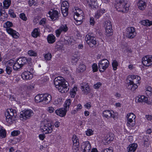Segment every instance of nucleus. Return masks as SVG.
Wrapping results in <instances>:
<instances>
[{"label":"nucleus","mask_w":152,"mask_h":152,"mask_svg":"<svg viewBox=\"0 0 152 152\" xmlns=\"http://www.w3.org/2000/svg\"><path fill=\"white\" fill-rule=\"evenodd\" d=\"M54 84L56 88L61 93H66L69 90V84L61 77H58L54 79Z\"/></svg>","instance_id":"f257e3e1"},{"label":"nucleus","mask_w":152,"mask_h":152,"mask_svg":"<svg viewBox=\"0 0 152 152\" xmlns=\"http://www.w3.org/2000/svg\"><path fill=\"white\" fill-rule=\"evenodd\" d=\"M127 0H116L115 7L119 12H126L129 10Z\"/></svg>","instance_id":"f03ea898"},{"label":"nucleus","mask_w":152,"mask_h":152,"mask_svg":"<svg viewBox=\"0 0 152 152\" xmlns=\"http://www.w3.org/2000/svg\"><path fill=\"white\" fill-rule=\"evenodd\" d=\"M6 121L9 124H12L16 119L17 115L16 111L15 110L9 109L5 113Z\"/></svg>","instance_id":"7ed1b4c3"},{"label":"nucleus","mask_w":152,"mask_h":152,"mask_svg":"<svg viewBox=\"0 0 152 152\" xmlns=\"http://www.w3.org/2000/svg\"><path fill=\"white\" fill-rule=\"evenodd\" d=\"M96 38L91 33H88L85 37V40L89 46L91 48H94L95 47L96 44Z\"/></svg>","instance_id":"20e7f679"},{"label":"nucleus","mask_w":152,"mask_h":152,"mask_svg":"<svg viewBox=\"0 0 152 152\" xmlns=\"http://www.w3.org/2000/svg\"><path fill=\"white\" fill-rule=\"evenodd\" d=\"M33 111L31 110H26L20 112V118L24 121L29 118L33 115Z\"/></svg>","instance_id":"39448f33"},{"label":"nucleus","mask_w":152,"mask_h":152,"mask_svg":"<svg viewBox=\"0 0 152 152\" xmlns=\"http://www.w3.org/2000/svg\"><path fill=\"white\" fill-rule=\"evenodd\" d=\"M109 63L108 60L103 59L100 61L98 63V68L100 72L104 71L109 66Z\"/></svg>","instance_id":"423d86ee"},{"label":"nucleus","mask_w":152,"mask_h":152,"mask_svg":"<svg viewBox=\"0 0 152 152\" xmlns=\"http://www.w3.org/2000/svg\"><path fill=\"white\" fill-rule=\"evenodd\" d=\"M127 118V126L132 127L135 124L136 116L133 113H130L127 114L126 116Z\"/></svg>","instance_id":"0eeeda50"},{"label":"nucleus","mask_w":152,"mask_h":152,"mask_svg":"<svg viewBox=\"0 0 152 152\" xmlns=\"http://www.w3.org/2000/svg\"><path fill=\"white\" fill-rule=\"evenodd\" d=\"M53 126L50 122L44 121L43 126L42 129L46 134L50 133L53 131Z\"/></svg>","instance_id":"6e6552de"},{"label":"nucleus","mask_w":152,"mask_h":152,"mask_svg":"<svg viewBox=\"0 0 152 152\" xmlns=\"http://www.w3.org/2000/svg\"><path fill=\"white\" fill-rule=\"evenodd\" d=\"M47 17H50L53 21L58 19L59 16V14L58 11L51 10L47 14Z\"/></svg>","instance_id":"1a4fd4ad"},{"label":"nucleus","mask_w":152,"mask_h":152,"mask_svg":"<svg viewBox=\"0 0 152 152\" xmlns=\"http://www.w3.org/2000/svg\"><path fill=\"white\" fill-rule=\"evenodd\" d=\"M140 77L137 75H129L127 78V81L131 82V83L139 84Z\"/></svg>","instance_id":"9d476101"},{"label":"nucleus","mask_w":152,"mask_h":152,"mask_svg":"<svg viewBox=\"0 0 152 152\" xmlns=\"http://www.w3.org/2000/svg\"><path fill=\"white\" fill-rule=\"evenodd\" d=\"M142 62L146 66H152V56L147 55L142 58Z\"/></svg>","instance_id":"9b49d317"},{"label":"nucleus","mask_w":152,"mask_h":152,"mask_svg":"<svg viewBox=\"0 0 152 152\" xmlns=\"http://www.w3.org/2000/svg\"><path fill=\"white\" fill-rule=\"evenodd\" d=\"M73 142L72 149L74 151H77L79 150V142L78 138L75 135H74L72 138Z\"/></svg>","instance_id":"f8f14e48"},{"label":"nucleus","mask_w":152,"mask_h":152,"mask_svg":"<svg viewBox=\"0 0 152 152\" xmlns=\"http://www.w3.org/2000/svg\"><path fill=\"white\" fill-rule=\"evenodd\" d=\"M126 34L127 37L128 38L133 39L136 35L137 33L134 28L130 27L127 29Z\"/></svg>","instance_id":"ddd939ff"},{"label":"nucleus","mask_w":152,"mask_h":152,"mask_svg":"<svg viewBox=\"0 0 152 152\" xmlns=\"http://www.w3.org/2000/svg\"><path fill=\"white\" fill-rule=\"evenodd\" d=\"M81 148L83 150V152H89L91 149V145L89 142L86 141L83 142Z\"/></svg>","instance_id":"4468645a"},{"label":"nucleus","mask_w":152,"mask_h":152,"mask_svg":"<svg viewBox=\"0 0 152 152\" xmlns=\"http://www.w3.org/2000/svg\"><path fill=\"white\" fill-rule=\"evenodd\" d=\"M79 12L80 14L76 12L75 15L74 16L75 20L77 22V23L79 22L78 24H80L82 23V20L84 18L83 14H81V13L83 12L82 11L80 10L79 11Z\"/></svg>","instance_id":"2eb2a0df"},{"label":"nucleus","mask_w":152,"mask_h":152,"mask_svg":"<svg viewBox=\"0 0 152 152\" xmlns=\"http://www.w3.org/2000/svg\"><path fill=\"white\" fill-rule=\"evenodd\" d=\"M103 116L107 118H112L115 119V116L113 114V112L112 111L109 110H106L103 111L102 113Z\"/></svg>","instance_id":"dca6fc26"},{"label":"nucleus","mask_w":152,"mask_h":152,"mask_svg":"<svg viewBox=\"0 0 152 152\" xmlns=\"http://www.w3.org/2000/svg\"><path fill=\"white\" fill-rule=\"evenodd\" d=\"M21 77L24 80H29L32 78L33 75L29 72L25 71L22 73Z\"/></svg>","instance_id":"f3484780"},{"label":"nucleus","mask_w":152,"mask_h":152,"mask_svg":"<svg viewBox=\"0 0 152 152\" xmlns=\"http://www.w3.org/2000/svg\"><path fill=\"white\" fill-rule=\"evenodd\" d=\"M7 33L11 35L13 38L15 39L18 38L20 35L19 33L11 28H8L7 29Z\"/></svg>","instance_id":"a211bd4d"},{"label":"nucleus","mask_w":152,"mask_h":152,"mask_svg":"<svg viewBox=\"0 0 152 152\" xmlns=\"http://www.w3.org/2000/svg\"><path fill=\"white\" fill-rule=\"evenodd\" d=\"M67 111L65 108H62L56 110L55 113L57 115L63 117L65 115Z\"/></svg>","instance_id":"6ab92c4d"},{"label":"nucleus","mask_w":152,"mask_h":152,"mask_svg":"<svg viewBox=\"0 0 152 152\" xmlns=\"http://www.w3.org/2000/svg\"><path fill=\"white\" fill-rule=\"evenodd\" d=\"M17 60L18 63H20L22 67L27 63H29L31 61L30 59H28L25 57L20 58Z\"/></svg>","instance_id":"aec40b11"},{"label":"nucleus","mask_w":152,"mask_h":152,"mask_svg":"<svg viewBox=\"0 0 152 152\" xmlns=\"http://www.w3.org/2000/svg\"><path fill=\"white\" fill-rule=\"evenodd\" d=\"M52 97L51 95L48 94H44L43 103L46 104L49 103L51 100Z\"/></svg>","instance_id":"412c9836"},{"label":"nucleus","mask_w":152,"mask_h":152,"mask_svg":"<svg viewBox=\"0 0 152 152\" xmlns=\"http://www.w3.org/2000/svg\"><path fill=\"white\" fill-rule=\"evenodd\" d=\"M96 1V0H87L88 5L93 9H96L98 7Z\"/></svg>","instance_id":"4be33fe9"},{"label":"nucleus","mask_w":152,"mask_h":152,"mask_svg":"<svg viewBox=\"0 0 152 152\" xmlns=\"http://www.w3.org/2000/svg\"><path fill=\"white\" fill-rule=\"evenodd\" d=\"M83 85L81 86V89L85 94H87L91 91L89 86L86 83Z\"/></svg>","instance_id":"5701e85b"},{"label":"nucleus","mask_w":152,"mask_h":152,"mask_svg":"<svg viewBox=\"0 0 152 152\" xmlns=\"http://www.w3.org/2000/svg\"><path fill=\"white\" fill-rule=\"evenodd\" d=\"M137 147V145L136 143H133L129 145L127 148L128 152H134Z\"/></svg>","instance_id":"b1692460"},{"label":"nucleus","mask_w":152,"mask_h":152,"mask_svg":"<svg viewBox=\"0 0 152 152\" xmlns=\"http://www.w3.org/2000/svg\"><path fill=\"white\" fill-rule=\"evenodd\" d=\"M74 42L73 39L69 36H66L64 38V42L65 44L67 45H72Z\"/></svg>","instance_id":"393cba45"},{"label":"nucleus","mask_w":152,"mask_h":152,"mask_svg":"<svg viewBox=\"0 0 152 152\" xmlns=\"http://www.w3.org/2000/svg\"><path fill=\"white\" fill-rule=\"evenodd\" d=\"M127 88L129 89L132 91H134L138 87V85L137 84L134 83H131V82H127Z\"/></svg>","instance_id":"a878e982"},{"label":"nucleus","mask_w":152,"mask_h":152,"mask_svg":"<svg viewBox=\"0 0 152 152\" xmlns=\"http://www.w3.org/2000/svg\"><path fill=\"white\" fill-rule=\"evenodd\" d=\"M137 6L139 8L143 10L146 7V4L144 0H139L137 3Z\"/></svg>","instance_id":"bb28decb"},{"label":"nucleus","mask_w":152,"mask_h":152,"mask_svg":"<svg viewBox=\"0 0 152 152\" xmlns=\"http://www.w3.org/2000/svg\"><path fill=\"white\" fill-rule=\"evenodd\" d=\"M47 40L48 43L53 44L56 41V37L52 34H50L47 37Z\"/></svg>","instance_id":"cd10ccee"},{"label":"nucleus","mask_w":152,"mask_h":152,"mask_svg":"<svg viewBox=\"0 0 152 152\" xmlns=\"http://www.w3.org/2000/svg\"><path fill=\"white\" fill-rule=\"evenodd\" d=\"M105 12V10L104 9L98 10L95 15V18L98 19Z\"/></svg>","instance_id":"c85d7f7f"},{"label":"nucleus","mask_w":152,"mask_h":152,"mask_svg":"<svg viewBox=\"0 0 152 152\" xmlns=\"http://www.w3.org/2000/svg\"><path fill=\"white\" fill-rule=\"evenodd\" d=\"M106 34L107 36H110L113 34V30L112 26L105 28Z\"/></svg>","instance_id":"c756f323"},{"label":"nucleus","mask_w":152,"mask_h":152,"mask_svg":"<svg viewBox=\"0 0 152 152\" xmlns=\"http://www.w3.org/2000/svg\"><path fill=\"white\" fill-rule=\"evenodd\" d=\"M138 101L141 102H145L147 103L148 102V98L144 96H140L137 97Z\"/></svg>","instance_id":"7c9ffc66"},{"label":"nucleus","mask_w":152,"mask_h":152,"mask_svg":"<svg viewBox=\"0 0 152 152\" xmlns=\"http://www.w3.org/2000/svg\"><path fill=\"white\" fill-rule=\"evenodd\" d=\"M86 69V66L83 64H80L79 65L77 68V72H83L85 71Z\"/></svg>","instance_id":"2f4dec72"},{"label":"nucleus","mask_w":152,"mask_h":152,"mask_svg":"<svg viewBox=\"0 0 152 152\" xmlns=\"http://www.w3.org/2000/svg\"><path fill=\"white\" fill-rule=\"evenodd\" d=\"M22 67L20 64L18 63V60L14 63L13 66V69L15 70H18V69H19Z\"/></svg>","instance_id":"473e14b6"},{"label":"nucleus","mask_w":152,"mask_h":152,"mask_svg":"<svg viewBox=\"0 0 152 152\" xmlns=\"http://www.w3.org/2000/svg\"><path fill=\"white\" fill-rule=\"evenodd\" d=\"M44 94H40L37 95L35 98V100L37 102H43V99Z\"/></svg>","instance_id":"72a5a7b5"},{"label":"nucleus","mask_w":152,"mask_h":152,"mask_svg":"<svg viewBox=\"0 0 152 152\" xmlns=\"http://www.w3.org/2000/svg\"><path fill=\"white\" fill-rule=\"evenodd\" d=\"M142 24L147 26H149L152 25V22L148 20H143L141 21Z\"/></svg>","instance_id":"f704fd0d"},{"label":"nucleus","mask_w":152,"mask_h":152,"mask_svg":"<svg viewBox=\"0 0 152 152\" xmlns=\"http://www.w3.org/2000/svg\"><path fill=\"white\" fill-rule=\"evenodd\" d=\"M6 130L0 127V138H4L6 137Z\"/></svg>","instance_id":"c9c22d12"},{"label":"nucleus","mask_w":152,"mask_h":152,"mask_svg":"<svg viewBox=\"0 0 152 152\" xmlns=\"http://www.w3.org/2000/svg\"><path fill=\"white\" fill-rule=\"evenodd\" d=\"M77 91V87H74L71 90L70 92V94L71 97L74 98L75 97L76 94V91Z\"/></svg>","instance_id":"e433bc0d"},{"label":"nucleus","mask_w":152,"mask_h":152,"mask_svg":"<svg viewBox=\"0 0 152 152\" xmlns=\"http://www.w3.org/2000/svg\"><path fill=\"white\" fill-rule=\"evenodd\" d=\"M11 3L10 0H4L3 2L4 6L5 9H7L10 6Z\"/></svg>","instance_id":"4c0bfd02"},{"label":"nucleus","mask_w":152,"mask_h":152,"mask_svg":"<svg viewBox=\"0 0 152 152\" xmlns=\"http://www.w3.org/2000/svg\"><path fill=\"white\" fill-rule=\"evenodd\" d=\"M59 30L61 32L63 31L65 32H66L68 30V28L67 26L66 25H61L59 28Z\"/></svg>","instance_id":"58836bf2"},{"label":"nucleus","mask_w":152,"mask_h":152,"mask_svg":"<svg viewBox=\"0 0 152 152\" xmlns=\"http://www.w3.org/2000/svg\"><path fill=\"white\" fill-rule=\"evenodd\" d=\"M69 7V4L68 2L66 1H63L61 4V8H63V7L64 8L68 9V8Z\"/></svg>","instance_id":"ea45409f"},{"label":"nucleus","mask_w":152,"mask_h":152,"mask_svg":"<svg viewBox=\"0 0 152 152\" xmlns=\"http://www.w3.org/2000/svg\"><path fill=\"white\" fill-rule=\"evenodd\" d=\"M79 56H73L72 57V62L74 64L76 63L78 61Z\"/></svg>","instance_id":"a19ab883"},{"label":"nucleus","mask_w":152,"mask_h":152,"mask_svg":"<svg viewBox=\"0 0 152 152\" xmlns=\"http://www.w3.org/2000/svg\"><path fill=\"white\" fill-rule=\"evenodd\" d=\"M71 104V101L70 99H68L65 101L64 107L67 110H68L69 108V106Z\"/></svg>","instance_id":"79ce46f5"},{"label":"nucleus","mask_w":152,"mask_h":152,"mask_svg":"<svg viewBox=\"0 0 152 152\" xmlns=\"http://www.w3.org/2000/svg\"><path fill=\"white\" fill-rule=\"evenodd\" d=\"M31 35L34 37H37L39 35L38 29L36 28L32 32Z\"/></svg>","instance_id":"37998d69"},{"label":"nucleus","mask_w":152,"mask_h":152,"mask_svg":"<svg viewBox=\"0 0 152 152\" xmlns=\"http://www.w3.org/2000/svg\"><path fill=\"white\" fill-rule=\"evenodd\" d=\"M5 12L4 10H2L0 9V19L2 20H4V15H5Z\"/></svg>","instance_id":"c03bdc74"},{"label":"nucleus","mask_w":152,"mask_h":152,"mask_svg":"<svg viewBox=\"0 0 152 152\" xmlns=\"http://www.w3.org/2000/svg\"><path fill=\"white\" fill-rule=\"evenodd\" d=\"M68 9L64 8L63 7V8H61V10L62 14L65 17L68 14Z\"/></svg>","instance_id":"a18cd8bd"},{"label":"nucleus","mask_w":152,"mask_h":152,"mask_svg":"<svg viewBox=\"0 0 152 152\" xmlns=\"http://www.w3.org/2000/svg\"><path fill=\"white\" fill-rule=\"evenodd\" d=\"M112 65L113 70H115L117 69V66H118V63L116 60H114L112 63Z\"/></svg>","instance_id":"49530a36"},{"label":"nucleus","mask_w":152,"mask_h":152,"mask_svg":"<svg viewBox=\"0 0 152 152\" xmlns=\"http://www.w3.org/2000/svg\"><path fill=\"white\" fill-rule=\"evenodd\" d=\"M45 59L46 60H50L52 58V55L49 53L45 54L44 56Z\"/></svg>","instance_id":"de8ad7c7"},{"label":"nucleus","mask_w":152,"mask_h":152,"mask_svg":"<svg viewBox=\"0 0 152 152\" xmlns=\"http://www.w3.org/2000/svg\"><path fill=\"white\" fill-rule=\"evenodd\" d=\"M28 54L31 56H36L37 55V53L34 51L29 50L28 52Z\"/></svg>","instance_id":"09e8293b"},{"label":"nucleus","mask_w":152,"mask_h":152,"mask_svg":"<svg viewBox=\"0 0 152 152\" xmlns=\"http://www.w3.org/2000/svg\"><path fill=\"white\" fill-rule=\"evenodd\" d=\"M28 4L30 6H37V2L35 1V0H29L28 2Z\"/></svg>","instance_id":"8fccbe9b"},{"label":"nucleus","mask_w":152,"mask_h":152,"mask_svg":"<svg viewBox=\"0 0 152 152\" xmlns=\"http://www.w3.org/2000/svg\"><path fill=\"white\" fill-rule=\"evenodd\" d=\"M20 132L19 130H14L11 132V135L12 136H17L19 134Z\"/></svg>","instance_id":"3c124183"},{"label":"nucleus","mask_w":152,"mask_h":152,"mask_svg":"<svg viewBox=\"0 0 152 152\" xmlns=\"http://www.w3.org/2000/svg\"><path fill=\"white\" fill-rule=\"evenodd\" d=\"M101 152H113V150L111 148H109L102 149Z\"/></svg>","instance_id":"603ef678"},{"label":"nucleus","mask_w":152,"mask_h":152,"mask_svg":"<svg viewBox=\"0 0 152 152\" xmlns=\"http://www.w3.org/2000/svg\"><path fill=\"white\" fill-rule=\"evenodd\" d=\"M5 24L6 26V30L8 28H10V27H12L13 26L12 23L10 21H7L5 23Z\"/></svg>","instance_id":"864d4df0"},{"label":"nucleus","mask_w":152,"mask_h":152,"mask_svg":"<svg viewBox=\"0 0 152 152\" xmlns=\"http://www.w3.org/2000/svg\"><path fill=\"white\" fill-rule=\"evenodd\" d=\"M20 17L22 20L24 21H26L27 20V18L25 14L24 13H22L20 14Z\"/></svg>","instance_id":"5fc2aeb1"},{"label":"nucleus","mask_w":152,"mask_h":152,"mask_svg":"<svg viewBox=\"0 0 152 152\" xmlns=\"http://www.w3.org/2000/svg\"><path fill=\"white\" fill-rule=\"evenodd\" d=\"M92 68L93 72H96L98 70V66L96 64H94L92 66Z\"/></svg>","instance_id":"6e6d98bb"},{"label":"nucleus","mask_w":152,"mask_h":152,"mask_svg":"<svg viewBox=\"0 0 152 152\" xmlns=\"http://www.w3.org/2000/svg\"><path fill=\"white\" fill-rule=\"evenodd\" d=\"M12 68L9 66H7L6 68V71L7 74L10 75L12 71Z\"/></svg>","instance_id":"4d7b16f0"},{"label":"nucleus","mask_w":152,"mask_h":152,"mask_svg":"<svg viewBox=\"0 0 152 152\" xmlns=\"http://www.w3.org/2000/svg\"><path fill=\"white\" fill-rule=\"evenodd\" d=\"M93 131L91 129H88L86 131V134L88 136H90L93 134Z\"/></svg>","instance_id":"13d9d810"},{"label":"nucleus","mask_w":152,"mask_h":152,"mask_svg":"<svg viewBox=\"0 0 152 152\" xmlns=\"http://www.w3.org/2000/svg\"><path fill=\"white\" fill-rule=\"evenodd\" d=\"M101 85L102 84L101 83H97L94 85V88L95 89H98L101 86Z\"/></svg>","instance_id":"bf43d9fd"},{"label":"nucleus","mask_w":152,"mask_h":152,"mask_svg":"<svg viewBox=\"0 0 152 152\" xmlns=\"http://www.w3.org/2000/svg\"><path fill=\"white\" fill-rule=\"evenodd\" d=\"M56 47L58 49H61L62 48V44L60 42H58L56 43Z\"/></svg>","instance_id":"052dcab7"},{"label":"nucleus","mask_w":152,"mask_h":152,"mask_svg":"<svg viewBox=\"0 0 152 152\" xmlns=\"http://www.w3.org/2000/svg\"><path fill=\"white\" fill-rule=\"evenodd\" d=\"M48 112L50 113H53L54 111V109L53 107H48L47 109Z\"/></svg>","instance_id":"680f3d73"},{"label":"nucleus","mask_w":152,"mask_h":152,"mask_svg":"<svg viewBox=\"0 0 152 152\" xmlns=\"http://www.w3.org/2000/svg\"><path fill=\"white\" fill-rule=\"evenodd\" d=\"M112 26L111 22L110 21H106L105 22V28Z\"/></svg>","instance_id":"e2e57ef3"},{"label":"nucleus","mask_w":152,"mask_h":152,"mask_svg":"<svg viewBox=\"0 0 152 152\" xmlns=\"http://www.w3.org/2000/svg\"><path fill=\"white\" fill-rule=\"evenodd\" d=\"M9 14L10 15V16L13 18L16 17V15L14 13L12 10H10L9 11Z\"/></svg>","instance_id":"0e129e2a"},{"label":"nucleus","mask_w":152,"mask_h":152,"mask_svg":"<svg viewBox=\"0 0 152 152\" xmlns=\"http://www.w3.org/2000/svg\"><path fill=\"white\" fill-rule=\"evenodd\" d=\"M46 20V19L45 18H42L40 21L39 24L43 26L45 23Z\"/></svg>","instance_id":"69168bd1"},{"label":"nucleus","mask_w":152,"mask_h":152,"mask_svg":"<svg viewBox=\"0 0 152 152\" xmlns=\"http://www.w3.org/2000/svg\"><path fill=\"white\" fill-rule=\"evenodd\" d=\"M61 32V31L59 30V28L56 30V36L58 37H59Z\"/></svg>","instance_id":"338daca9"},{"label":"nucleus","mask_w":152,"mask_h":152,"mask_svg":"<svg viewBox=\"0 0 152 152\" xmlns=\"http://www.w3.org/2000/svg\"><path fill=\"white\" fill-rule=\"evenodd\" d=\"M84 106L87 108H90L91 107V104L89 102L87 103L84 105Z\"/></svg>","instance_id":"774afa93"}]
</instances>
